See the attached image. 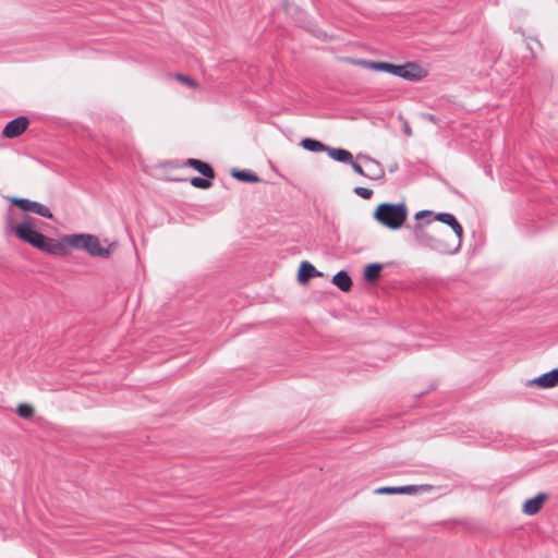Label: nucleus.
Instances as JSON below:
<instances>
[{
	"instance_id": "1",
	"label": "nucleus",
	"mask_w": 558,
	"mask_h": 558,
	"mask_svg": "<svg viewBox=\"0 0 558 558\" xmlns=\"http://www.w3.org/2000/svg\"><path fill=\"white\" fill-rule=\"evenodd\" d=\"M58 256H68L70 248L81 250L93 257L107 259L116 250V244L108 241L105 244L98 236L90 233H73L60 236Z\"/></svg>"
},
{
	"instance_id": "2",
	"label": "nucleus",
	"mask_w": 558,
	"mask_h": 558,
	"mask_svg": "<svg viewBox=\"0 0 558 558\" xmlns=\"http://www.w3.org/2000/svg\"><path fill=\"white\" fill-rule=\"evenodd\" d=\"M9 228L23 242L45 253L57 255L60 250V238H49L36 230L34 219L26 218L20 223L8 222Z\"/></svg>"
},
{
	"instance_id": "3",
	"label": "nucleus",
	"mask_w": 558,
	"mask_h": 558,
	"mask_svg": "<svg viewBox=\"0 0 558 558\" xmlns=\"http://www.w3.org/2000/svg\"><path fill=\"white\" fill-rule=\"evenodd\" d=\"M413 234L421 246L442 254H454L459 251V243H451L447 240V232L441 228L432 226L430 221H427L426 226L416 225L413 229Z\"/></svg>"
},
{
	"instance_id": "4",
	"label": "nucleus",
	"mask_w": 558,
	"mask_h": 558,
	"mask_svg": "<svg viewBox=\"0 0 558 558\" xmlns=\"http://www.w3.org/2000/svg\"><path fill=\"white\" fill-rule=\"evenodd\" d=\"M408 217V208L403 203H383L374 213V218L383 226L397 230L402 227Z\"/></svg>"
},
{
	"instance_id": "5",
	"label": "nucleus",
	"mask_w": 558,
	"mask_h": 558,
	"mask_svg": "<svg viewBox=\"0 0 558 558\" xmlns=\"http://www.w3.org/2000/svg\"><path fill=\"white\" fill-rule=\"evenodd\" d=\"M367 68L375 71H384L412 82L420 81L425 75L423 68L414 62L397 65L388 62L372 61L367 62Z\"/></svg>"
},
{
	"instance_id": "6",
	"label": "nucleus",
	"mask_w": 558,
	"mask_h": 558,
	"mask_svg": "<svg viewBox=\"0 0 558 558\" xmlns=\"http://www.w3.org/2000/svg\"><path fill=\"white\" fill-rule=\"evenodd\" d=\"M174 168H183V167H190L194 169L195 171L199 172L203 178L194 177L190 179V183L196 187L202 190H207L211 187L213 185V179L215 178V172L211 166L205 161H202L199 159L190 158L181 166H173Z\"/></svg>"
},
{
	"instance_id": "7",
	"label": "nucleus",
	"mask_w": 558,
	"mask_h": 558,
	"mask_svg": "<svg viewBox=\"0 0 558 558\" xmlns=\"http://www.w3.org/2000/svg\"><path fill=\"white\" fill-rule=\"evenodd\" d=\"M174 168H183V167H190L194 169L195 171L199 172L203 178L194 177L190 179V183L196 187L202 190H207L211 187L213 185V179L215 178V172L211 166L205 161H202L199 159L190 158L181 166H173Z\"/></svg>"
},
{
	"instance_id": "8",
	"label": "nucleus",
	"mask_w": 558,
	"mask_h": 558,
	"mask_svg": "<svg viewBox=\"0 0 558 558\" xmlns=\"http://www.w3.org/2000/svg\"><path fill=\"white\" fill-rule=\"evenodd\" d=\"M8 201L20 208L22 211L34 213L49 219L53 218L51 210L41 203L16 196L8 197Z\"/></svg>"
},
{
	"instance_id": "9",
	"label": "nucleus",
	"mask_w": 558,
	"mask_h": 558,
	"mask_svg": "<svg viewBox=\"0 0 558 558\" xmlns=\"http://www.w3.org/2000/svg\"><path fill=\"white\" fill-rule=\"evenodd\" d=\"M356 159L364 162L365 178L369 180H381L385 177L384 168L377 160L364 154H359Z\"/></svg>"
},
{
	"instance_id": "10",
	"label": "nucleus",
	"mask_w": 558,
	"mask_h": 558,
	"mask_svg": "<svg viewBox=\"0 0 558 558\" xmlns=\"http://www.w3.org/2000/svg\"><path fill=\"white\" fill-rule=\"evenodd\" d=\"M434 219L437 221H440L445 225H448L452 229V231L454 233V239L450 242L459 243V248H460L461 244H462V238H463V228L460 225V222L457 220V218L452 214H449V213H439L435 216Z\"/></svg>"
},
{
	"instance_id": "11",
	"label": "nucleus",
	"mask_w": 558,
	"mask_h": 558,
	"mask_svg": "<svg viewBox=\"0 0 558 558\" xmlns=\"http://www.w3.org/2000/svg\"><path fill=\"white\" fill-rule=\"evenodd\" d=\"M28 119L26 117H19L10 121L3 129L2 135L7 138H14L20 136L28 126Z\"/></svg>"
},
{
	"instance_id": "12",
	"label": "nucleus",
	"mask_w": 558,
	"mask_h": 558,
	"mask_svg": "<svg viewBox=\"0 0 558 558\" xmlns=\"http://www.w3.org/2000/svg\"><path fill=\"white\" fill-rule=\"evenodd\" d=\"M530 385H534L543 389L558 386V368H554L550 372L542 374L541 376L530 380Z\"/></svg>"
},
{
	"instance_id": "13",
	"label": "nucleus",
	"mask_w": 558,
	"mask_h": 558,
	"mask_svg": "<svg viewBox=\"0 0 558 558\" xmlns=\"http://www.w3.org/2000/svg\"><path fill=\"white\" fill-rule=\"evenodd\" d=\"M546 499H547V494L539 493L535 497L527 499L523 504L522 511L527 515H534L541 510V508Z\"/></svg>"
},
{
	"instance_id": "14",
	"label": "nucleus",
	"mask_w": 558,
	"mask_h": 558,
	"mask_svg": "<svg viewBox=\"0 0 558 558\" xmlns=\"http://www.w3.org/2000/svg\"><path fill=\"white\" fill-rule=\"evenodd\" d=\"M417 492V487L414 485L407 486H384L375 489L376 494L380 495H393V494H413Z\"/></svg>"
},
{
	"instance_id": "15",
	"label": "nucleus",
	"mask_w": 558,
	"mask_h": 558,
	"mask_svg": "<svg viewBox=\"0 0 558 558\" xmlns=\"http://www.w3.org/2000/svg\"><path fill=\"white\" fill-rule=\"evenodd\" d=\"M315 276H320V272L311 263L302 262L298 272V280L304 283Z\"/></svg>"
},
{
	"instance_id": "16",
	"label": "nucleus",
	"mask_w": 558,
	"mask_h": 558,
	"mask_svg": "<svg viewBox=\"0 0 558 558\" xmlns=\"http://www.w3.org/2000/svg\"><path fill=\"white\" fill-rule=\"evenodd\" d=\"M328 156L339 162L349 163L352 162V154L343 148L327 147Z\"/></svg>"
},
{
	"instance_id": "17",
	"label": "nucleus",
	"mask_w": 558,
	"mask_h": 558,
	"mask_svg": "<svg viewBox=\"0 0 558 558\" xmlns=\"http://www.w3.org/2000/svg\"><path fill=\"white\" fill-rule=\"evenodd\" d=\"M332 283L341 291L348 292L352 287L351 277L347 271L340 270L332 277Z\"/></svg>"
},
{
	"instance_id": "18",
	"label": "nucleus",
	"mask_w": 558,
	"mask_h": 558,
	"mask_svg": "<svg viewBox=\"0 0 558 558\" xmlns=\"http://www.w3.org/2000/svg\"><path fill=\"white\" fill-rule=\"evenodd\" d=\"M301 146L304 149H306L308 151H313V153L327 151V147H328L324 143H322L315 138H311V137L303 138L301 142Z\"/></svg>"
},
{
	"instance_id": "19",
	"label": "nucleus",
	"mask_w": 558,
	"mask_h": 558,
	"mask_svg": "<svg viewBox=\"0 0 558 558\" xmlns=\"http://www.w3.org/2000/svg\"><path fill=\"white\" fill-rule=\"evenodd\" d=\"M380 264H369L365 267L364 277L368 281H375L379 278L381 271Z\"/></svg>"
},
{
	"instance_id": "20",
	"label": "nucleus",
	"mask_w": 558,
	"mask_h": 558,
	"mask_svg": "<svg viewBox=\"0 0 558 558\" xmlns=\"http://www.w3.org/2000/svg\"><path fill=\"white\" fill-rule=\"evenodd\" d=\"M16 413L23 418H32L35 414V408L29 403H20Z\"/></svg>"
},
{
	"instance_id": "21",
	"label": "nucleus",
	"mask_w": 558,
	"mask_h": 558,
	"mask_svg": "<svg viewBox=\"0 0 558 558\" xmlns=\"http://www.w3.org/2000/svg\"><path fill=\"white\" fill-rule=\"evenodd\" d=\"M174 78L177 81H179L180 83L189 86L190 88H198V86H199V84L195 80H193L190 76H186L184 74H175Z\"/></svg>"
},
{
	"instance_id": "22",
	"label": "nucleus",
	"mask_w": 558,
	"mask_h": 558,
	"mask_svg": "<svg viewBox=\"0 0 558 558\" xmlns=\"http://www.w3.org/2000/svg\"><path fill=\"white\" fill-rule=\"evenodd\" d=\"M354 193L365 199L373 195V191L366 187L357 186L354 189Z\"/></svg>"
},
{
	"instance_id": "23",
	"label": "nucleus",
	"mask_w": 558,
	"mask_h": 558,
	"mask_svg": "<svg viewBox=\"0 0 558 558\" xmlns=\"http://www.w3.org/2000/svg\"><path fill=\"white\" fill-rule=\"evenodd\" d=\"M354 172L364 177V162H357L352 159V162H349Z\"/></svg>"
},
{
	"instance_id": "24",
	"label": "nucleus",
	"mask_w": 558,
	"mask_h": 558,
	"mask_svg": "<svg viewBox=\"0 0 558 558\" xmlns=\"http://www.w3.org/2000/svg\"><path fill=\"white\" fill-rule=\"evenodd\" d=\"M421 117H422V119H424L428 122H432V123H438V121H439L438 118L432 113H422Z\"/></svg>"
},
{
	"instance_id": "25",
	"label": "nucleus",
	"mask_w": 558,
	"mask_h": 558,
	"mask_svg": "<svg viewBox=\"0 0 558 558\" xmlns=\"http://www.w3.org/2000/svg\"><path fill=\"white\" fill-rule=\"evenodd\" d=\"M258 181H259V179L254 172L246 171V182H258Z\"/></svg>"
},
{
	"instance_id": "26",
	"label": "nucleus",
	"mask_w": 558,
	"mask_h": 558,
	"mask_svg": "<svg viewBox=\"0 0 558 558\" xmlns=\"http://www.w3.org/2000/svg\"><path fill=\"white\" fill-rule=\"evenodd\" d=\"M232 175L240 181H244V170H233Z\"/></svg>"
},
{
	"instance_id": "27",
	"label": "nucleus",
	"mask_w": 558,
	"mask_h": 558,
	"mask_svg": "<svg viewBox=\"0 0 558 558\" xmlns=\"http://www.w3.org/2000/svg\"><path fill=\"white\" fill-rule=\"evenodd\" d=\"M430 214H432V211H430V210H421V211L416 213V215H415V219H416V220H420V219H422V218H424L425 216H428V215H430Z\"/></svg>"
}]
</instances>
